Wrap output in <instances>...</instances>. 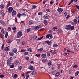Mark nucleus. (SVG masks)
<instances>
[{"mask_svg": "<svg viewBox=\"0 0 79 79\" xmlns=\"http://www.w3.org/2000/svg\"><path fill=\"white\" fill-rule=\"evenodd\" d=\"M1 13L2 15V16H4L5 15V12L3 10H1Z\"/></svg>", "mask_w": 79, "mask_h": 79, "instance_id": "6ab92c4d", "label": "nucleus"}, {"mask_svg": "<svg viewBox=\"0 0 79 79\" xmlns=\"http://www.w3.org/2000/svg\"><path fill=\"white\" fill-rule=\"evenodd\" d=\"M50 35L49 34H48L46 36V38H49V37H50Z\"/></svg>", "mask_w": 79, "mask_h": 79, "instance_id": "f704fd0d", "label": "nucleus"}, {"mask_svg": "<svg viewBox=\"0 0 79 79\" xmlns=\"http://www.w3.org/2000/svg\"><path fill=\"white\" fill-rule=\"evenodd\" d=\"M0 22L1 24H5V23L3 22L2 20H0Z\"/></svg>", "mask_w": 79, "mask_h": 79, "instance_id": "ea45409f", "label": "nucleus"}, {"mask_svg": "<svg viewBox=\"0 0 79 79\" xmlns=\"http://www.w3.org/2000/svg\"><path fill=\"white\" fill-rule=\"evenodd\" d=\"M29 78V75L28 74L27 76L26 77V79H27Z\"/></svg>", "mask_w": 79, "mask_h": 79, "instance_id": "338daca9", "label": "nucleus"}, {"mask_svg": "<svg viewBox=\"0 0 79 79\" xmlns=\"http://www.w3.org/2000/svg\"><path fill=\"white\" fill-rule=\"evenodd\" d=\"M67 15H68V13H67V12H65L64 14V16H66Z\"/></svg>", "mask_w": 79, "mask_h": 79, "instance_id": "6e6d98bb", "label": "nucleus"}, {"mask_svg": "<svg viewBox=\"0 0 79 79\" xmlns=\"http://www.w3.org/2000/svg\"><path fill=\"white\" fill-rule=\"evenodd\" d=\"M10 2H8L6 6V8H7V9H8V6H9L10 5Z\"/></svg>", "mask_w": 79, "mask_h": 79, "instance_id": "a878e982", "label": "nucleus"}, {"mask_svg": "<svg viewBox=\"0 0 79 79\" xmlns=\"http://www.w3.org/2000/svg\"><path fill=\"white\" fill-rule=\"evenodd\" d=\"M20 52H26V50H24V49H22L21 50V51Z\"/></svg>", "mask_w": 79, "mask_h": 79, "instance_id": "e433bc0d", "label": "nucleus"}, {"mask_svg": "<svg viewBox=\"0 0 79 79\" xmlns=\"http://www.w3.org/2000/svg\"><path fill=\"white\" fill-rule=\"evenodd\" d=\"M63 11V10L61 8H59L57 9V11L59 13H61Z\"/></svg>", "mask_w": 79, "mask_h": 79, "instance_id": "1a4fd4ad", "label": "nucleus"}, {"mask_svg": "<svg viewBox=\"0 0 79 79\" xmlns=\"http://www.w3.org/2000/svg\"><path fill=\"white\" fill-rule=\"evenodd\" d=\"M34 23V21L33 20H30L29 22V24L30 25H31V24H33V23Z\"/></svg>", "mask_w": 79, "mask_h": 79, "instance_id": "9b49d317", "label": "nucleus"}, {"mask_svg": "<svg viewBox=\"0 0 79 79\" xmlns=\"http://www.w3.org/2000/svg\"><path fill=\"white\" fill-rule=\"evenodd\" d=\"M37 72H36V71H33L31 73V74H32V75H34L35 74H37Z\"/></svg>", "mask_w": 79, "mask_h": 79, "instance_id": "f8f14e48", "label": "nucleus"}, {"mask_svg": "<svg viewBox=\"0 0 79 79\" xmlns=\"http://www.w3.org/2000/svg\"><path fill=\"white\" fill-rule=\"evenodd\" d=\"M78 74H79V71H77L75 73V76H77L78 75Z\"/></svg>", "mask_w": 79, "mask_h": 79, "instance_id": "7c9ffc66", "label": "nucleus"}, {"mask_svg": "<svg viewBox=\"0 0 79 79\" xmlns=\"http://www.w3.org/2000/svg\"><path fill=\"white\" fill-rule=\"evenodd\" d=\"M74 6H76V8L78 10H79V6L75 5Z\"/></svg>", "mask_w": 79, "mask_h": 79, "instance_id": "79ce46f5", "label": "nucleus"}, {"mask_svg": "<svg viewBox=\"0 0 79 79\" xmlns=\"http://www.w3.org/2000/svg\"><path fill=\"white\" fill-rule=\"evenodd\" d=\"M22 69V66H20L19 67V71H21Z\"/></svg>", "mask_w": 79, "mask_h": 79, "instance_id": "a19ab883", "label": "nucleus"}, {"mask_svg": "<svg viewBox=\"0 0 79 79\" xmlns=\"http://www.w3.org/2000/svg\"><path fill=\"white\" fill-rule=\"evenodd\" d=\"M9 50V49H8V47H6V51L8 52Z\"/></svg>", "mask_w": 79, "mask_h": 79, "instance_id": "49530a36", "label": "nucleus"}, {"mask_svg": "<svg viewBox=\"0 0 79 79\" xmlns=\"http://www.w3.org/2000/svg\"><path fill=\"white\" fill-rule=\"evenodd\" d=\"M22 31H19L17 33V38H21L22 36Z\"/></svg>", "mask_w": 79, "mask_h": 79, "instance_id": "f03ea898", "label": "nucleus"}, {"mask_svg": "<svg viewBox=\"0 0 79 79\" xmlns=\"http://www.w3.org/2000/svg\"><path fill=\"white\" fill-rule=\"evenodd\" d=\"M26 16V13L24 12V13L21 14V16Z\"/></svg>", "mask_w": 79, "mask_h": 79, "instance_id": "b1692460", "label": "nucleus"}, {"mask_svg": "<svg viewBox=\"0 0 79 79\" xmlns=\"http://www.w3.org/2000/svg\"><path fill=\"white\" fill-rule=\"evenodd\" d=\"M12 52L14 53H16L17 52V49L16 48H14L12 49Z\"/></svg>", "mask_w": 79, "mask_h": 79, "instance_id": "2eb2a0df", "label": "nucleus"}, {"mask_svg": "<svg viewBox=\"0 0 79 79\" xmlns=\"http://www.w3.org/2000/svg\"><path fill=\"white\" fill-rule=\"evenodd\" d=\"M16 12L15 10H13L12 13V15L13 16H15L16 15Z\"/></svg>", "mask_w": 79, "mask_h": 79, "instance_id": "6e6552de", "label": "nucleus"}, {"mask_svg": "<svg viewBox=\"0 0 79 79\" xmlns=\"http://www.w3.org/2000/svg\"><path fill=\"white\" fill-rule=\"evenodd\" d=\"M19 63V61L18 60H15L14 62V63L15 64H16V65H17V64H18Z\"/></svg>", "mask_w": 79, "mask_h": 79, "instance_id": "ddd939ff", "label": "nucleus"}, {"mask_svg": "<svg viewBox=\"0 0 79 79\" xmlns=\"http://www.w3.org/2000/svg\"><path fill=\"white\" fill-rule=\"evenodd\" d=\"M13 11V8L11 7H10L8 8L9 13H11Z\"/></svg>", "mask_w": 79, "mask_h": 79, "instance_id": "423d86ee", "label": "nucleus"}, {"mask_svg": "<svg viewBox=\"0 0 79 79\" xmlns=\"http://www.w3.org/2000/svg\"><path fill=\"white\" fill-rule=\"evenodd\" d=\"M25 42L24 41H23L22 42V45H24L25 44Z\"/></svg>", "mask_w": 79, "mask_h": 79, "instance_id": "680f3d73", "label": "nucleus"}, {"mask_svg": "<svg viewBox=\"0 0 79 79\" xmlns=\"http://www.w3.org/2000/svg\"><path fill=\"white\" fill-rule=\"evenodd\" d=\"M6 42H7V43H10L11 42V40H8L6 41Z\"/></svg>", "mask_w": 79, "mask_h": 79, "instance_id": "bb28decb", "label": "nucleus"}, {"mask_svg": "<svg viewBox=\"0 0 79 79\" xmlns=\"http://www.w3.org/2000/svg\"><path fill=\"white\" fill-rule=\"evenodd\" d=\"M48 65L49 66H50V65H52V62L50 60L49 61V62L48 64Z\"/></svg>", "mask_w": 79, "mask_h": 79, "instance_id": "a211bd4d", "label": "nucleus"}, {"mask_svg": "<svg viewBox=\"0 0 79 79\" xmlns=\"http://www.w3.org/2000/svg\"><path fill=\"white\" fill-rule=\"evenodd\" d=\"M8 30H9V31H11V27H9L8 28Z\"/></svg>", "mask_w": 79, "mask_h": 79, "instance_id": "774afa93", "label": "nucleus"}, {"mask_svg": "<svg viewBox=\"0 0 79 79\" xmlns=\"http://www.w3.org/2000/svg\"><path fill=\"white\" fill-rule=\"evenodd\" d=\"M29 69H30V70H33L34 69V67L32 65L29 66L28 67Z\"/></svg>", "mask_w": 79, "mask_h": 79, "instance_id": "9d476101", "label": "nucleus"}, {"mask_svg": "<svg viewBox=\"0 0 79 79\" xmlns=\"http://www.w3.org/2000/svg\"><path fill=\"white\" fill-rule=\"evenodd\" d=\"M71 28V25L69 24L68 25H66L65 27V29L67 30H69Z\"/></svg>", "mask_w": 79, "mask_h": 79, "instance_id": "20e7f679", "label": "nucleus"}, {"mask_svg": "<svg viewBox=\"0 0 79 79\" xmlns=\"http://www.w3.org/2000/svg\"><path fill=\"white\" fill-rule=\"evenodd\" d=\"M46 11L47 12H50L51 11V10L49 9H47L46 10Z\"/></svg>", "mask_w": 79, "mask_h": 79, "instance_id": "473e14b6", "label": "nucleus"}, {"mask_svg": "<svg viewBox=\"0 0 79 79\" xmlns=\"http://www.w3.org/2000/svg\"><path fill=\"white\" fill-rule=\"evenodd\" d=\"M43 17L44 19H49V18H50V16L47 14L44 15L43 16Z\"/></svg>", "mask_w": 79, "mask_h": 79, "instance_id": "7ed1b4c3", "label": "nucleus"}, {"mask_svg": "<svg viewBox=\"0 0 79 79\" xmlns=\"http://www.w3.org/2000/svg\"><path fill=\"white\" fill-rule=\"evenodd\" d=\"M4 44H2V50H3V47H4Z\"/></svg>", "mask_w": 79, "mask_h": 79, "instance_id": "e2e57ef3", "label": "nucleus"}, {"mask_svg": "<svg viewBox=\"0 0 79 79\" xmlns=\"http://www.w3.org/2000/svg\"><path fill=\"white\" fill-rule=\"evenodd\" d=\"M31 30V28H28L27 29V32H29Z\"/></svg>", "mask_w": 79, "mask_h": 79, "instance_id": "de8ad7c7", "label": "nucleus"}, {"mask_svg": "<svg viewBox=\"0 0 79 79\" xmlns=\"http://www.w3.org/2000/svg\"><path fill=\"white\" fill-rule=\"evenodd\" d=\"M74 22L75 23V24H77V20H74Z\"/></svg>", "mask_w": 79, "mask_h": 79, "instance_id": "69168bd1", "label": "nucleus"}, {"mask_svg": "<svg viewBox=\"0 0 79 79\" xmlns=\"http://www.w3.org/2000/svg\"><path fill=\"white\" fill-rule=\"evenodd\" d=\"M14 66H15V65L14 64H12L10 65V68H14Z\"/></svg>", "mask_w": 79, "mask_h": 79, "instance_id": "393cba45", "label": "nucleus"}, {"mask_svg": "<svg viewBox=\"0 0 79 79\" xmlns=\"http://www.w3.org/2000/svg\"><path fill=\"white\" fill-rule=\"evenodd\" d=\"M38 27V29H40V28H41V27H42V26L39 25L38 26H37Z\"/></svg>", "mask_w": 79, "mask_h": 79, "instance_id": "0e129e2a", "label": "nucleus"}, {"mask_svg": "<svg viewBox=\"0 0 79 79\" xmlns=\"http://www.w3.org/2000/svg\"><path fill=\"white\" fill-rule=\"evenodd\" d=\"M45 43H46V44H48V45H51V44H52V41H45Z\"/></svg>", "mask_w": 79, "mask_h": 79, "instance_id": "0eeeda50", "label": "nucleus"}, {"mask_svg": "<svg viewBox=\"0 0 79 79\" xmlns=\"http://www.w3.org/2000/svg\"><path fill=\"white\" fill-rule=\"evenodd\" d=\"M44 24L45 25H47V24H48V23L47 22V20H44Z\"/></svg>", "mask_w": 79, "mask_h": 79, "instance_id": "412c9836", "label": "nucleus"}, {"mask_svg": "<svg viewBox=\"0 0 79 79\" xmlns=\"http://www.w3.org/2000/svg\"><path fill=\"white\" fill-rule=\"evenodd\" d=\"M9 54L11 56H14L15 55V54H14V53H12V52H9Z\"/></svg>", "mask_w": 79, "mask_h": 79, "instance_id": "4be33fe9", "label": "nucleus"}, {"mask_svg": "<svg viewBox=\"0 0 79 79\" xmlns=\"http://www.w3.org/2000/svg\"><path fill=\"white\" fill-rule=\"evenodd\" d=\"M37 36H35V35L34 36V37H33V38L35 39H37Z\"/></svg>", "mask_w": 79, "mask_h": 79, "instance_id": "3c124183", "label": "nucleus"}, {"mask_svg": "<svg viewBox=\"0 0 79 79\" xmlns=\"http://www.w3.org/2000/svg\"><path fill=\"white\" fill-rule=\"evenodd\" d=\"M46 55H47L46 53L42 54L41 55V57L42 58H46L47 57Z\"/></svg>", "mask_w": 79, "mask_h": 79, "instance_id": "39448f33", "label": "nucleus"}, {"mask_svg": "<svg viewBox=\"0 0 79 79\" xmlns=\"http://www.w3.org/2000/svg\"><path fill=\"white\" fill-rule=\"evenodd\" d=\"M77 65H74L73 67L74 68H77Z\"/></svg>", "mask_w": 79, "mask_h": 79, "instance_id": "bf43d9fd", "label": "nucleus"}, {"mask_svg": "<svg viewBox=\"0 0 79 79\" xmlns=\"http://www.w3.org/2000/svg\"><path fill=\"white\" fill-rule=\"evenodd\" d=\"M52 54H53V55H55V54L56 53V52L55 51H54V52L53 51V52H52Z\"/></svg>", "mask_w": 79, "mask_h": 79, "instance_id": "603ef678", "label": "nucleus"}, {"mask_svg": "<svg viewBox=\"0 0 79 79\" xmlns=\"http://www.w3.org/2000/svg\"><path fill=\"white\" fill-rule=\"evenodd\" d=\"M0 8H1V9H3V8H4V5L3 4L1 5H0Z\"/></svg>", "mask_w": 79, "mask_h": 79, "instance_id": "f3484780", "label": "nucleus"}, {"mask_svg": "<svg viewBox=\"0 0 79 79\" xmlns=\"http://www.w3.org/2000/svg\"><path fill=\"white\" fill-rule=\"evenodd\" d=\"M27 50L28 51V52H32V51L31 50V49L30 48H28L27 49Z\"/></svg>", "mask_w": 79, "mask_h": 79, "instance_id": "c756f323", "label": "nucleus"}, {"mask_svg": "<svg viewBox=\"0 0 79 79\" xmlns=\"http://www.w3.org/2000/svg\"><path fill=\"white\" fill-rule=\"evenodd\" d=\"M31 4H32V5H35V4H36V3L32 2L31 3Z\"/></svg>", "mask_w": 79, "mask_h": 79, "instance_id": "13d9d810", "label": "nucleus"}, {"mask_svg": "<svg viewBox=\"0 0 79 79\" xmlns=\"http://www.w3.org/2000/svg\"><path fill=\"white\" fill-rule=\"evenodd\" d=\"M47 59H44L42 61L43 62H44V63H46V62H47Z\"/></svg>", "mask_w": 79, "mask_h": 79, "instance_id": "5701e85b", "label": "nucleus"}, {"mask_svg": "<svg viewBox=\"0 0 79 79\" xmlns=\"http://www.w3.org/2000/svg\"><path fill=\"white\" fill-rule=\"evenodd\" d=\"M42 15V13L41 12H39L38 13V15Z\"/></svg>", "mask_w": 79, "mask_h": 79, "instance_id": "4c0bfd02", "label": "nucleus"}, {"mask_svg": "<svg viewBox=\"0 0 79 79\" xmlns=\"http://www.w3.org/2000/svg\"><path fill=\"white\" fill-rule=\"evenodd\" d=\"M34 28L35 29V31H37V30L39 29V28H38V27L37 26L35 27H34Z\"/></svg>", "mask_w": 79, "mask_h": 79, "instance_id": "c85d7f7f", "label": "nucleus"}, {"mask_svg": "<svg viewBox=\"0 0 79 79\" xmlns=\"http://www.w3.org/2000/svg\"><path fill=\"white\" fill-rule=\"evenodd\" d=\"M8 37V32H6L5 34V37L6 38H7Z\"/></svg>", "mask_w": 79, "mask_h": 79, "instance_id": "72a5a7b5", "label": "nucleus"}, {"mask_svg": "<svg viewBox=\"0 0 79 79\" xmlns=\"http://www.w3.org/2000/svg\"><path fill=\"white\" fill-rule=\"evenodd\" d=\"M60 72H57L55 75L56 77H58V76H59L60 75Z\"/></svg>", "mask_w": 79, "mask_h": 79, "instance_id": "dca6fc26", "label": "nucleus"}, {"mask_svg": "<svg viewBox=\"0 0 79 79\" xmlns=\"http://www.w3.org/2000/svg\"><path fill=\"white\" fill-rule=\"evenodd\" d=\"M44 38V36H42L41 37H40L38 39V40H41V39H43Z\"/></svg>", "mask_w": 79, "mask_h": 79, "instance_id": "a18cd8bd", "label": "nucleus"}, {"mask_svg": "<svg viewBox=\"0 0 79 79\" xmlns=\"http://www.w3.org/2000/svg\"><path fill=\"white\" fill-rule=\"evenodd\" d=\"M50 53L48 52V53H47V56H48V57H49V56H50Z\"/></svg>", "mask_w": 79, "mask_h": 79, "instance_id": "5fc2aeb1", "label": "nucleus"}, {"mask_svg": "<svg viewBox=\"0 0 79 79\" xmlns=\"http://www.w3.org/2000/svg\"><path fill=\"white\" fill-rule=\"evenodd\" d=\"M35 56H37V57H38V58H39V57H40V54H36L35 55Z\"/></svg>", "mask_w": 79, "mask_h": 79, "instance_id": "c03bdc74", "label": "nucleus"}, {"mask_svg": "<svg viewBox=\"0 0 79 79\" xmlns=\"http://www.w3.org/2000/svg\"><path fill=\"white\" fill-rule=\"evenodd\" d=\"M74 26H71V25L70 29H71V30H74Z\"/></svg>", "mask_w": 79, "mask_h": 79, "instance_id": "aec40b11", "label": "nucleus"}, {"mask_svg": "<svg viewBox=\"0 0 79 79\" xmlns=\"http://www.w3.org/2000/svg\"><path fill=\"white\" fill-rule=\"evenodd\" d=\"M0 77L2 78V77H4V76L3 75H0Z\"/></svg>", "mask_w": 79, "mask_h": 79, "instance_id": "09e8293b", "label": "nucleus"}, {"mask_svg": "<svg viewBox=\"0 0 79 79\" xmlns=\"http://www.w3.org/2000/svg\"><path fill=\"white\" fill-rule=\"evenodd\" d=\"M35 8H36V6L35 5H33L32 6L31 9H32V10H35Z\"/></svg>", "mask_w": 79, "mask_h": 79, "instance_id": "4468645a", "label": "nucleus"}, {"mask_svg": "<svg viewBox=\"0 0 79 79\" xmlns=\"http://www.w3.org/2000/svg\"><path fill=\"white\" fill-rule=\"evenodd\" d=\"M28 54V52H26L24 53V55H27Z\"/></svg>", "mask_w": 79, "mask_h": 79, "instance_id": "8fccbe9b", "label": "nucleus"}, {"mask_svg": "<svg viewBox=\"0 0 79 79\" xmlns=\"http://www.w3.org/2000/svg\"><path fill=\"white\" fill-rule=\"evenodd\" d=\"M1 32L2 34L5 33V30L4 29H2L1 30Z\"/></svg>", "mask_w": 79, "mask_h": 79, "instance_id": "37998d69", "label": "nucleus"}, {"mask_svg": "<svg viewBox=\"0 0 79 79\" xmlns=\"http://www.w3.org/2000/svg\"><path fill=\"white\" fill-rule=\"evenodd\" d=\"M13 30H15L16 29V28L15 27H14L13 28H12Z\"/></svg>", "mask_w": 79, "mask_h": 79, "instance_id": "052dcab7", "label": "nucleus"}, {"mask_svg": "<svg viewBox=\"0 0 79 79\" xmlns=\"http://www.w3.org/2000/svg\"><path fill=\"white\" fill-rule=\"evenodd\" d=\"M53 47H58V45L56 44H55L53 45Z\"/></svg>", "mask_w": 79, "mask_h": 79, "instance_id": "58836bf2", "label": "nucleus"}, {"mask_svg": "<svg viewBox=\"0 0 79 79\" xmlns=\"http://www.w3.org/2000/svg\"><path fill=\"white\" fill-rule=\"evenodd\" d=\"M17 44H20V41L19 40H18Z\"/></svg>", "mask_w": 79, "mask_h": 79, "instance_id": "864d4df0", "label": "nucleus"}, {"mask_svg": "<svg viewBox=\"0 0 79 79\" xmlns=\"http://www.w3.org/2000/svg\"><path fill=\"white\" fill-rule=\"evenodd\" d=\"M43 50V48H41L39 49L38 50V51L39 52H42Z\"/></svg>", "mask_w": 79, "mask_h": 79, "instance_id": "2f4dec72", "label": "nucleus"}, {"mask_svg": "<svg viewBox=\"0 0 79 79\" xmlns=\"http://www.w3.org/2000/svg\"><path fill=\"white\" fill-rule=\"evenodd\" d=\"M21 14L20 13H19L17 14V17L18 18H20L21 17Z\"/></svg>", "mask_w": 79, "mask_h": 79, "instance_id": "cd10ccee", "label": "nucleus"}, {"mask_svg": "<svg viewBox=\"0 0 79 79\" xmlns=\"http://www.w3.org/2000/svg\"><path fill=\"white\" fill-rule=\"evenodd\" d=\"M26 59L27 60H29V57H26Z\"/></svg>", "mask_w": 79, "mask_h": 79, "instance_id": "4d7b16f0", "label": "nucleus"}, {"mask_svg": "<svg viewBox=\"0 0 79 79\" xmlns=\"http://www.w3.org/2000/svg\"><path fill=\"white\" fill-rule=\"evenodd\" d=\"M13 61V57H10L8 60L7 62V65H10Z\"/></svg>", "mask_w": 79, "mask_h": 79, "instance_id": "f257e3e1", "label": "nucleus"}, {"mask_svg": "<svg viewBox=\"0 0 79 79\" xmlns=\"http://www.w3.org/2000/svg\"><path fill=\"white\" fill-rule=\"evenodd\" d=\"M16 77H18V75L16 74H15L14 76V78L15 79V78H16Z\"/></svg>", "mask_w": 79, "mask_h": 79, "instance_id": "c9c22d12", "label": "nucleus"}]
</instances>
